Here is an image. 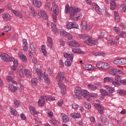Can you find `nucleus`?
Masks as SVG:
<instances>
[{
	"instance_id": "a878e982",
	"label": "nucleus",
	"mask_w": 126,
	"mask_h": 126,
	"mask_svg": "<svg viewBox=\"0 0 126 126\" xmlns=\"http://www.w3.org/2000/svg\"><path fill=\"white\" fill-rule=\"evenodd\" d=\"M44 75L42 76V79L44 80L46 83H50V79L48 78V75L47 73H46V72H44Z\"/></svg>"
},
{
	"instance_id": "b1692460",
	"label": "nucleus",
	"mask_w": 126,
	"mask_h": 126,
	"mask_svg": "<svg viewBox=\"0 0 126 126\" xmlns=\"http://www.w3.org/2000/svg\"><path fill=\"white\" fill-rule=\"evenodd\" d=\"M114 78L112 77H106L104 79V82L106 83V82H112V84L113 82H115V81H113Z\"/></svg>"
},
{
	"instance_id": "f03ea898",
	"label": "nucleus",
	"mask_w": 126,
	"mask_h": 126,
	"mask_svg": "<svg viewBox=\"0 0 126 126\" xmlns=\"http://www.w3.org/2000/svg\"><path fill=\"white\" fill-rule=\"evenodd\" d=\"M0 57L4 62H6V63L7 62H13V65L17 67L18 66V61L17 60H14L13 57H10L6 53H1L0 54Z\"/></svg>"
},
{
	"instance_id": "5fc2aeb1",
	"label": "nucleus",
	"mask_w": 126,
	"mask_h": 126,
	"mask_svg": "<svg viewBox=\"0 0 126 126\" xmlns=\"http://www.w3.org/2000/svg\"><path fill=\"white\" fill-rule=\"evenodd\" d=\"M70 10V8H69V5H68V4H66V5L65 7V13H66V14L68 13V12H69Z\"/></svg>"
},
{
	"instance_id": "72a5a7b5",
	"label": "nucleus",
	"mask_w": 126,
	"mask_h": 126,
	"mask_svg": "<svg viewBox=\"0 0 126 126\" xmlns=\"http://www.w3.org/2000/svg\"><path fill=\"white\" fill-rule=\"evenodd\" d=\"M110 68V64L108 63H103L102 64V69H104V70H107Z\"/></svg>"
},
{
	"instance_id": "bf43d9fd",
	"label": "nucleus",
	"mask_w": 126,
	"mask_h": 126,
	"mask_svg": "<svg viewBox=\"0 0 126 126\" xmlns=\"http://www.w3.org/2000/svg\"><path fill=\"white\" fill-rule=\"evenodd\" d=\"M2 17L5 21H8V15L5 14L3 15Z\"/></svg>"
},
{
	"instance_id": "3c124183",
	"label": "nucleus",
	"mask_w": 126,
	"mask_h": 126,
	"mask_svg": "<svg viewBox=\"0 0 126 126\" xmlns=\"http://www.w3.org/2000/svg\"><path fill=\"white\" fill-rule=\"evenodd\" d=\"M73 25H74V24L72 23V22L68 23L66 25V28L67 29H72Z\"/></svg>"
},
{
	"instance_id": "f704fd0d",
	"label": "nucleus",
	"mask_w": 126,
	"mask_h": 126,
	"mask_svg": "<svg viewBox=\"0 0 126 126\" xmlns=\"http://www.w3.org/2000/svg\"><path fill=\"white\" fill-rule=\"evenodd\" d=\"M79 38H80V39H82L83 40H86V39L87 40L89 38H90V37L87 34H80L79 35Z\"/></svg>"
},
{
	"instance_id": "c9c22d12",
	"label": "nucleus",
	"mask_w": 126,
	"mask_h": 126,
	"mask_svg": "<svg viewBox=\"0 0 126 126\" xmlns=\"http://www.w3.org/2000/svg\"><path fill=\"white\" fill-rule=\"evenodd\" d=\"M11 114L15 117H18V112L13 108H11Z\"/></svg>"
},
{
	"instance_id": "7ed1b4c3",
	"label": "nucleus",
	"mask_w": 126,
	"mask_h": 126,
	"mask_svg": "<svg viewBox=\"0 0 126 126\" xmlns=\"http://www.w3.org/2000/svg\"><path fill=\"white\" fill-rule=\"evenodd\" d=\"M63 56L66 59L65 61V65H66V66H70L71 65V62H70V61L73 62L74 56L73 54H68L67 53L64 54ZM69 60L70 61H69Z\"/></svg>"
},
{
	"instance_id": "473e14b6",
	"label": "nucleus",
	"mask_w": 126,
	"mask_h": 126,
	"mask_svg": "<svg viewBox=\"0 0 126 126\" xmlns=\"http://www.w3.org/2000/svg\"><path fill=\"white\" fill-rule=\"evenodd\" d=\"M13 12L14 13L16 16H18L19 18L22 19L23 16L20 12L16 11L15 10H13Z\"/></svg>"
},
{
	"instance_id": "de8ad7c7",
	"label": "nucleus",
	"mask_w": 126,
	"mask_h": 126,
	"mask_svg": "<svg viewBox=\"0 0 126 126\" xmlns=\"http://www.w3.org/2000/svg\"><path fill=\"white\" fill-rule=\"evenodd\" d=\"M61 34L63 36V37H65V38H66L67 36H69V33L63 31L61 32Z\"/></svg>"
},
{
	"instance_id": "0e129e2a",
	"label": "nucleus",
	"mask_w": 126,
	"mask_h": 126,
	"mask_svg": "<svg viewBox=\"0 0 126 126\" xmlns=\"http://www.w3.org/2000/svg\"><path fill=\"white\" fill-rule=\"evenodd\" d=\"M104 35H105V32H100L99 33V35L98 36V39H102V38H103Z\"/></svg>"
},
{
	"instance_id": "4c0bfd02",
	"label": "nucleus",
	"mask_w": 126,
	"mask_h": 126,
	"mask_svg": "<svg viewBox=\"0 0 126 126\" xmlns=\"http://www.w3.org/2000/svg\"><path fill=\"white\" fill-rule=\"evenodd\" d=\"M45 7L46 9H47L48 11H52L53 9L52 8V7H51V3H47L45 5Z\"/></svg>"
},
{
	"instance_id": "37998d69",
	"label": "nucleus",
	"mask_w": 126,
	"mask_h": 126,
	"mask_svg": "<svg viewBox=\"0 0 126 126\" xmlns=\"http://www.w3.org/2000/svg\"><path fill=\"white\" fill-rule=\"evenodd\" d=\"M120 9L123 12H126V5L124 3H122L120 5Z\"/></svg>"
},
{
	"instance_id": "4d7b16f0",
	"label": "nucleus",
	"mask_w": 126,
	"mask_h": 126,
	"mask_svg": "<svg viewBox=\"0 0 126 126\" xmlns=\"http://www.w3.org/2000/svg\"><path fill=\"white\" fill-rule=\"evenodd\" d=\"M38 81V80L37 79V78H33L32 81H31V83H32V84H33V85H37V82Z\"/></svg>"
},
{
	"instance_id": "ea45409f",
	"label": "nucleus",
	"mask_w": 126,
	"mask_h": 126,
	"mask_svg": "<svg viewBox=\"0 0 126 126\" xmlns=\"http://www.w3.org/2000/svg\"><path fill=\"white\" fill-rule=\"evenodd\" d=\"M41 51L44 56H47V51L46 50V46H45V45H42L41 46Z\"/></svg>"
},
{
	"instance_id": "20e7f679",
	"label": "nucleus",
	"mask_w": 126,
	"mask_h": 126,
	"mask_svg": "<svg viewBox=\"0 0 126 126\" xmlns=\"http://www.w3.org/2000/svg\"><path fill=\"white\" fill-rule=\"evenodd\" d=\"M52 6L54 9V13L52 14V18L54 22H57V15H59V7L54 2L52 3Z\"/></svg>"
},
{
	"instance_id": "2f4dec72",
	"label": "nucleus",
	"mask_w": 126,
	"mask_h": 126,
	"mask_svg": "<svg viewBox=\"0 0 126 126\" xmlns=\"http://www.w3.org/2000/svg\"><path fill=\"white\" fill-rule=\"evenodd\" d=\"M9 89L11 91V92H15L18 88L17 87L14 86L13 84L10 85L9 86Z\"/></svg>"
},
{
	"instance_id": "13d9d810",
	"label": "nucleus",
	"mask_w": 126,
	"mask_h": 126,
	"mask_svg": "<svg viewBox=\"0 0 126 126\" xmlns=\"http://www.w3.org/2000/svg\"><path fill=\"white\" fill-rule=\"evenodd\" d=\"M97 98L98 97V94L97 93H91L90 94V97Z\"/></svg>"
},
{
	"instance_id": "f257e3e1",
	"label": "nucleus",
	"mask_w": 126,
	"mask_h": 126,
	"mask_svg": "<svg viewBox=\"0 0 126 126\" xmlns=\"http://www.w3.org/2000/svg\"><path fill=\"white\" fill-rule=\"evenodd\" d=\"M63 78H64V75L63 72H61L56 76L57 81L59 82L58 85L60 89H61V93L64 94L66 93V86L62 82L63 81Z\"/></svg>"
},
{
	"instance_id": "a19ab883",
	"label": "nucleus",
	"mask_w": 126,
	"mask_h": 126,
	"mask_svg": "<svg viewBox=\"0 0 126 126\" xmlns=\"http://www.w3.org/2000/svg\"><path fill=\"white\" fill-rule=\"evenodd\" d=\"M44 102H45V100H44L43 98L39 99L38 102V106H39V107H43L44 105Z\"/></svg>"
},
{
	"instance_id": "58836bf2",
	"label": "nucleus",
	"mask_w": 126,
	"mask_h": 126,
	"mask_svg": "<svg viewBox=\"0 0 126 126\" xmlns=\"http://www.w3.org/2000/svg\"><path fill=\"white\" fill-rule=\"evenodd\" d=\"M95 11L98 14H102L103 11H104V9H101L99 6H96L95 7Z\"/></svg>"
},
{
	"instance_id": "393cba45",
	"label": "nucleus",
	"mask_w": 126,
	"mask_h": 126,
	"mask_svg": "<svg viewBox=\"0 0 126 126\" xmlns=\"http://www.w3.org/2000/svg\"><path fill=\"white\" fill-rule=\"evenodd\" d=\"M61 117L64 123H67V122L69 121V119H68V117H67V116H66L65 114L63 113H62L61 114Z\"/></svg>"
},
{
	"instance_id": "39448f33",
	"label": "nucleus",
	"mask_w": 126,
	"mask_h": 126,
	"mask_svg": "<svg viewBox=\"0 0 126 126\" xmlns=\"http://www.w3.org/2000/svg\"><path fill=\"white\" fill-rule=\"evenodd\" d=\"M122 85H126V79L125 80H121V77H120V75H117L115 77V82H113V85L115 86H120L121 84Z\"/></svg>"
},
{
	"instance_id": "c03bdc74",
	"label": "nucleus",
	"mask_w": 126,
	"mask_h": 126,
	"mask_svg": "<svg viewBox=\"0 0 126 126\" xmlns=\"http://www.w3.org/2000/svg\"><path fill=\"white\" fill-rule=\"evenodd\" d=\"M117 93L118 94H120V95H122V96H125L126 95V92L122 90H117Z\"/></svg>"
},
{
	"instance_id": "2eb2a0df",
	"label": "nucleus",
	"mask_w": 126,
	"mask_h": 126,
	"mask_svg": "<svg viewBox=\"0 0 126 126\" xmlns=\"http://www.w3.org/2000/svg\"><path fill=\"white\" fill-rule=\"evenodd\" d=\"M19 58L23 61V62H24L25 63H26L27 62V58H26V56L22 53V52H19L18 53Z\"/></svg>"
},
{
	"instance_id": "a211bd4d",
	"label": "nucleus",
	"mask_w": 126,
	"mask_h": 126,
	"mask_svg": "<svg viewBox=\"0 0 126 126\" xmlns=\"http://www.w3.org/2000/svg\"><path fill=\"white\" fill-rule=\"evenodd\" d=\"M72 52L74 54H80L81 55H84L85 53L82 51L80 49L73 48Z\"/></svg>"
},
{
	"instance_id": "a18cd8bd",
	"label": "nucleus",
	"mask_w": 126,
	"mask_h": 126,
	"mask_svg": "<svg viewBox=\"0 0 126 126\" xmlns=\"http://www.w3.org/2000/svg\"><path fill=\"white\" fill-rule=\"evenodd\" d=\"M50 123L51 125H53V126H57L59 122L56 119H51L50 121Z\"/></svg>"
},
{
	"instance_id": "6ab92c4d",
	"label": "nucleus",
	"mask_w": 126,
	"mask_h": 126,
	"mask_svg": "<svg viewBox=\"0 0 126 126\" xmlns=\"http://www.w3.org/2000/svg\"><path fill=\"white\" fill-rule=\"evenodd\" d=\"M100 119L102 122L105 125V126H108L109 124H110V122H109V120L107 119V118H106V117H104L103 116L100 117Z\"/></svg>"
},
{
	"instance_id": "79ce46f5",
	"label": "nucleus",
	"mask_w": 126,
	"mask_h": 126,
	"mask_svg": "<svg viewBox=\"0 0 126 126\" xmlns=\"http://www.w3.org/2000/svg\"><path fill=\"white\" fill-rule=\"evenodd\" d=\"M100 91L101 94L103 95L104 96H107V95H108L109 93L107 92V91L103 89H100Z\"/></svg>"
},
{
	"instance_id": "9b49d317",
	"label": "nucleus",
	"mask_w": 126,
	"mask_h": 126,
	"mask_svg": "<svg viewBox=\"0 0 126 126\" xmlns=\"http://www.w3.org/2000/svg\"><path fill=\"white\" fill-rule=\"evenodd\" d=\"M22 48L23 51H24V52H27V51H28V43H27V40L26 39L23 40Z\"/></svg>"
},
{
	"instance_id": "0eeeda50",
	"label": "nucleus",
	"mask_w": 126,
	"mask_h": 126,
	"mask_svg": "<svg viewBox=\"0 0 126 126\" xmlns=\"http://www.w3.org/2000/svg\"><path fill=\"white\" fill-rule=\"evenodd\" d=\"M84 43L88 45V46H94V45H97L98 44V41L97 40H92L91 38H89L84 41Z\"/></svg>"
},
{
	"instance_id": "6e6552de",
	"label": "nucleus",
	"mask_w": 126,
	"mask_h": 126,
	"mask_svg": "<svg viewBox=\"0 0 126 126\" xmlns=\"http://www.w3.org/2000/svg\"><path fill=\"white\" fill-rule=\"evenodd\" d=\"M25 69H24L23 66H20L17 71V74L19 75L20 77H23V76H24V72H25Z\"/></svg>"
},
{
	"instance_id": "dca6fc26",
	"label": "nucleus",
	"mask_w": 126,
	"mask_h": 126,
	"mask_svg": "<svg viewBox=\"0 0 126 126\" xmlns=\"http://www.w3.org/2000/svg\"><path fill=\"white\" fill-rule=\"evenodd\" d=\"M82 96H83V97H85V98L88 99V98H90V94H89V91H88L87 90H83L82 92Z\"/></svg>"
},
{
	"instance_id": "8fccbe9b",
	"label": "nucleus",
	"mask_w": 126,
	"mask_h": 126,
	"mask_svg": "<svg viewBox=\"0 0 126 126\" xmlns=\"http://www.w3.org/2000/svg\"><path fill=\"white\" fill-rule=\"evenodd\" d=\"M113 63L114 64L121 65V59H116L113 61Z\"/></svg>"
},
{
	"instance_id": "49530a36",
	"label": "nucleus",
	"mask_w": 126,
	"mask_h": 126,
	"mask_svg": "<svg viewBox=\"0 0 126 126\" xmlns=\"http://www.w3.org/2000/svg\"><path fill=\"white\" fill-rule=\"evenodd\" d=\"M107 43L108 45H111V46H114V45H117L118 42L116 41H114L112 40H109L107 41Z\"/></svg>"
},
{
	"instance_id": "6e6d98bb",
	"label": "nucleus",
	"mask_w": 126,
	"mask_h": 126,
	"mask_svg": "<svg viewBox=\"0 0 126 126\" xmlns=\"http://www.w3.org/2000/svg\"><path fill=\"white\" fill-rule=\"evenodd\" d=\"M11 29V27L9 26H5L4 28V31L5 32H8V31H10Z\"/></svg>"
},
{
	"instance_id": "ddd939ff",
	"label": "nucleus",
	"mask_w": 126,
	"mask_h": 126,
	"mask_svg": "<svg viewBox=\"0 0 126 126\" xmlns=\"http://www.w3.org/2000/svg\"><path fill=\"white\" fill-rule=\"evenodd\" d=\"M82 90L80 89V88L77 87L75 88L74 92H75V95L76 96H82Z\"/></svg>"
},
{
	"instance_id": "f3484780",
	"label": "nucleus",
	"mask_w": 126,
	"mask_h": 126,
	"mask_svg": "<svg viewBox=\"0 0 126 126\" xmlns=\"http://www.w3.org/2000/svg\"><path fill=\"white\" fill-rule=\"evenodd\" d=\"M68 45L70 47H79V44L76 41H68L67 42Z\"/></svg>"
},
{
	"instance_id": "1a4fd4ad",
	"label": "nucleus",
	"mask_w": 126,
	"mask_h": 126,
	"mask_svg": "<svg viewBox=\"0 0 126 126\" xmlns=\"http://www.w3.org/2000/svg\"><path fill=\"white\" fill-rule=\"evenodd\" d=\"M109 73L112 75H119L122 73V71L119 69H112L109 70Z\"/></svg>"
},
{
	"instance_id": "e2e57ef3",
	"label": "nucleus",
	"mask_w": 126,
	"mask_h": 126,
	"mask_svg": "<svg viewBox=\"0 0 126 126\" xmlns=\"http://www.w3.org/2000/svg\"><path fill=\"white\" fill-rule=\"evenodd\" d=\"M78 108H79V106L78 105V104L74 103L72 106V108L74 109V110H77Z\"/></svg>"
},
{
	"instance_id": "4be33fe9",
	"label": "nucleus",
	"mask_w": 126,
	"mask_h": 126,
	"mask_svg": "<svg viewBox=\"0 0 126 126\" xmlns=\"http://www.w3.org/2000/svg\"><path fill=\"white\" fill-rule=\"evenodd\" d=\"M70 117L73 119H79L81 117V115L79 113H73L70 114Z\"/></svg>"
},
{
	"instance_id": "338daca9",
	"label": "nucleus",
	"mask_w": 126,
	"mask_h": 126,
	"mask_svg": "<svg viewBox=\"0 0 126 126\" xmlns=\"http://www.w3.org/2000/svg\"><path fill=\"white\" fill-rule=\"evenodd\" d=\"M121 65L123 64H126V59H121Z\"/></svg>"
},
{
	"instance_id": "5701e85b",
	"label": "nucleus",
	"mask_w": 126,
	"mask_h": 126,
	"mask_svg": "<svg viewBox=\"0 0 126 126\" xmlns=\"http://www.w3.org/2000/svg\"><path fill=\"white\" fill-rule=\"evenodd\" d=\"M25 73L26 77L27 78H30L31 77H32V73H31V71L28 69H25Z\"/></svg>"
},
{
	"instance_id": "e433bc0d",
	"label": "nucleus",
	"mask_w": 126,
	"mask_h": 126,
	"mask_svg": "<svg viewBox=\"0 0 126 126\" xmlns=\"http://www.w3.org/2000/svg\"><path fill=\"white\" fill-rule=\"evenodd\" d=\"M88 87L92 91H95L97 89V86L91 84L88 85Z\"/></svg>"
},
{
	"instance_id": "052dcab7",
	"label": "nucleus",
	"mask_w": 126,
	"mask_h": 126,
	"mask_svg": "<svg viewBox=\"0 0 126 126\" xmlns=\"http://www.w3.org/2000/svg\"><path fill=\"white\" fill-rule=\"evenodd\" d=\"M46 13H47V12H46V11H45L44 10H41L40 11V16H39L40 17H42L43 15L46 14Z\"/></svg>"
},
{
	"instance_id": "f8f14e48",
	"label": "nucleus",
	"mask_w": 126,
	"mask_h": 126,
	"mask_svg": "<svg viewBox=\"0 0 126 126\" xmlns=\"http://www.w3.org/2000/svg\"><path fill=\"white\" fill-rule=\"evenodd\" d=\"M31 1L35 7H41L42 6V2L38 0H31Z\"/></svg>"
},
{
	"instance_id": "864d4df0",
	"label": "nucleus",
	"mask_w": 126,
	"mask_h": 126,
	"mask_svg": "<svg viewBox=\"0 0 126 126\" xmlns=\"http://www.w3.org/2000/svg\"><path fill=\"white\" fill-rule=\"evenodd\" d=\"M30 49H31L32 53H35V51H36V49L35 48V47L34 46L33 43H32L31 45H30Z\"/></svg>"
},
{
	"instance_id": "aec40b11",
	"label": "nucleus",
	"mask_w": 126,
	"mask_h": 126,
	"mask_svg": "<svg viewBox=\"0 0 126 126\" xmlns=\"http://www.w3.org/2000/svg\"><path fill=\"white\" fill-rule=\"evenodd\" d=\"M30 10H31V12L32 13V16L33 17H35V16H37V15L39 14V12H36V11H35V9H34V7L32 6L30 7Z\"/></svg>"
},
{
	"instance_id": "7c9ffc66",
	"label": "nucleus",
	"mask_w": 126,
	"mask_h": 126,
	"mask_svg": "<svg viewBox=\"0 0 126 126\" xmlns=\"http://www.w3.org/2000/svg\"><path fill=\"white\" fill-rule=\"evenodd\" d=\"M36 72L38 76H39V79L40 80H43V76L44 75L42 74L41 73V69L37 68L36 69Z\"/></svg>"
},
{
	"instance_id": "680f3d73",
	"label": "nucleus",
	"mask_w": 126,
	"mask_h": 126,
	"mask_svg": "<svg viewBox=\"0 0 126 126\" xmlns=\"http://www.w3.org/2000/svg\"><path fill=\"white\" fill-rule=\"evenodd\" d=\"M120 35L122 38H126V33L125 32H121Z\"/></svg>"
},
{
	"instance_id": "bb28decb",
	"label": "nucleus",
	"mask_w": 126,
	"mask_h": 126,
	"mask_svg": "<svg viewBox=\"0 0 126 126\" xmlns=\"http://www.w3.org/2000/svg\"><path fill=\"white\" fill-rule=\"evenodd\" d=\"M110 9L112 10H115V9H117V5L114 1H110Z\"/></svg>"
},
{
	"instance_id": "4468645a",
	"label": "nucleus",
	"mask_w": 126,
	"mask_h": 126,
	"mask_svg": "<svg viewBox=\"0 0 126 126\" xmlns=\"http://www.w3.org/2000/svg\"><path fill=\"white\" fill-rule=\"evenodd\" d=\"M47 46L49 47L51 49L52 47H53V38L52 37L49 36L47 38Z\"/></svg>"
},
{
	"instance_id": "774afa93",
	"label": "nucleus",
	"mask_w": 126,
	"mask_h": 126,
	"mask_svg": "<svg viewBox=\"0 0 126 126\" xmlns=\"http://www.w3.org/2000/svg\"><path fill=\"white\" fill-rule=\"evenodd\" d=\"M113 30H114L116 32V33H119V32H120V28H119V27H114L113 28Z\"/></svg>"
},
{
	"instance_id": "9d476101",
	"label": "nucleus",
	"mask_w": 126,
	"mask_h": 126,
	"mask_svg": "<svg viewBox=\"0 0 126 126\" xmlns=\"http://www.w3.org/2000/svg\"><path fill=\"white\" fill-rule=\"evenodd\" d=\"M94 107L95 108V109H96V110H98L99 114H104V107L102 106L100 104H95Z\"/></svg>"
},
{
	"instance_id": "603ef678",
	"label": "nucleus",
	"mask_w": 126,
	"mask_h": 126,
	"mask_svg": "<svg viewBox=\"0 0 126 126\" xmlns=\"http://www.w3.org/2000/svg\"><path fill=\"white\" fill-rule=\"evenodd\" d=\"M103 63L102 62H98L96 63V66L98 67V68H103Z\"/></svg>"
},
{
	"instance_id": "c756f323",
	"label": "nucleus",
	"mask_w": 126,
	"mask_h": 126,
	"mask_svg": "<svg viewBox=\"0 0 126 126\" xmlns=\"http://www.w3.org/2000/svg\"><path fill=\"white\" fill-rule=\"evenodd\" d=\"M85 68L86 70H94L95 68L92 67V65L87 63L85 65Z\"/></svg>"
},
{
	"instance_id": "09e8293b",
	"label": "nucleus",
	"mask_w": 126,
	"mask_h": 126,
	"mask_svg": "<svg viewBox=\"0 0 126 126\" xmlns=\"http://www.w3.org/2000/svg\"><path fill=\"white\" fill-rule=\"evenodd\" d=\"M84 106L86 109H88V110H90L91 109V105L89 102H85L84 103Z\"/></svg>"
},
{
	"instance_id": "412c9836",
	"label": "nucleus",
	"mask_w": 126,
	"mask_h": 126,
	"mask_svg": "<svg viewBox=\"0 0 126 126\" xmlns=\"http://www.w3.org/2000/svg\"><path fill=\"white\" fill-rule=\"evenodd\" d=\"M105 88L109 93H114L115 92V89L111 86H105Z\"/></svg>"
},
{
	"instance_id": "c85d7f7f",
	"label": "nucleus",
	"mask_w": 126,
	"mask_h": 126,
	"mask_svg": "<svg viewBox=\"0 0 126 126\" xmlns=\"http://www.w3.org/2000/svg\"><path fill=\"white\" fill-rule=\"evenodd\" d=\"M81 27L82 29L86 30V29H87V21H83L81 24Z\"/></svg>"
},
{
	"instance_id": "69168bd1",
	"label": "nucleus",
	"mask_w": 126,
	"mask_h": 126,
	"mask_svg": "<svg viewBox=\"0 0 126 126\" xmlns=\"http://www.w3.org/2000/svg\"><path fill=\"white\" fill-rule=\"evenodd\" d=\"M16 68H17V67L13 65L11 68V72H14V71H15V70H16Z\"/></svg>"
},
{
	"instance_id": "cd10ccee",
	"label": "nucleus",
	"mask_w": 126,
	"mask_h": 126,
	"mask_svg": "<svg viewBox=\"0 0 126 126\" xmlns=\"http://www.w3.org/2000/svg\"><path fill=\"white\" fill-rule=\"evenodd\" d=\"M30 110L31 112V113L32 114V115H36L39 114V113L38 112V111L36 112V109H35V108H34L32 106H31L30 107Z\"/></svg>"
},
{
	"instance_id": "423d86ee",
	"label": "nucleus",
	"mask_w": 126,
	"mask_h": 126,
	"mask_svg": "<svg viewBox=\"0 0 126 126\" xmlns=\"http://www.w3.org/2000/svg\"><path fill=\"white\" fill-rule=\"evenodd\" d=\"M81 10L80 8H72L70 12V17L71 18V19H73L74 20H75V16H76V15L79 11Z\"/></svg>"
}]
</instances>
